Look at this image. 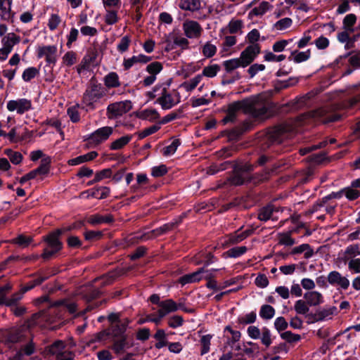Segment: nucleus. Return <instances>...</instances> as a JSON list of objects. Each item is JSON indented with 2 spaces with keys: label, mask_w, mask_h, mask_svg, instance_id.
Masks as SVG:
<instances>
[{
  "label": "nucleus",
  "mask_w": 360,
  "mask_h": 360,
  "mask_svg": "<svg viewBox=\"0 0 360 360\" xmlns=\"http://www.w3.org/2000/svg\"><path fill=\"white\" fill-rule=\"evenodd\" d=\"M348 269L354 274H359L360 258L351 259L348 262Z\"/></svg>",
  "instance_id": "62"
},
{
  "label": "nucleus",
  "mask_w": 360,
  "mask_h": 360,
  "mask_svg": "<svg viewBox=\"0 0 360 360\" xmlns=\"http://www.w3.org/2000/svg\"><path fill=\"white\" fill-rule=\"evenodd\" d=\"M139 117L143 120L154 121L160 117V115L155 109H146L140 112Z\"/></svg>",
  "instance_id": "42"
},
{
  "label": "nucleus",
  "mask_w": 360,
  "mask_h": 360,
  "mask_svg": "<svg viewBox=\"0 0 360 360\" xmlns=\"http://www.w3.org/2000/svg\"><path fill=\"white\" fill-rule=\"evenodd\" d=\"M57 47L56 46H43L37 49V57L41 58L44 56L49 64H55L56 62Z\"/></svg>",
  "instance_id": "15"
},
{
  "label": "nucleus",
  "mask_w": 360,
  "mask_h": 360,
  "mask_svg": "<svg viewBox=\"0 0 360 360\" xmlns=\"http://www.w3.org/2000/svg\"><path fill=\"white\" fill-rule=\"evenodd\" d=\"M174 41L176 46H179L182 50L188 49L189 42L187 39L178 36L176 34H170L169 37Z\"/></svg>",
  "instance_id": "43"
},
{
  "label": "nucleus",
  "mask_w": 360,
  "mask_h": 360,
  "mask_svg": "<svg viewBox=\"0 0 360 360\" xmlns=\"http://www.w3.org/2000/svg\"><path fill=\"white\" fill-rule=\"evenodd\" d=\"M292 56H294L293 60L297 63H300L307 60L310 58L311 51L310 49H308L306 51H294L292 52L291 56L289 57L290 60H291V57Z\"/></svg>",
  "instance_id": "33"
},
{
  "label": "nucleus",
  "mask_w": 360,
  "mask_h": 360,
  "mask_svg": "<svg viewBox=\"0 0 360 360\" xmlns=\"http://www.w3.org/2000/svg\"><path fill=\"white\" fill-rule=\"evenodd\" d=\"M63 60L66 65L71 66L77 61L76 53L73 51H68L64 55Z\"/></svg>",
  "instance_id": "64"
},
{
  "label": "nucleus",
  "mask_w": 360,
  "mask_h": 360,
  "mask_svg": "<svg viewBox=\"0 0 360 360\" xmlns=\"http://www.w3.org/2000/svg\"><path fill=\"white\" fill-rule=\"evenodd\" d=\"M336 310V307H333L329 309H323L322 310H320L317 311L316 314V316L317 318L316 319V321H322L325 318L332 315L334 312V311Z\"/></svg>",
  "instance_id": "61"
},
{
  "label": "nucleus",
  "mask_w": 360,
  "mask_h": 360,
  "mask_svg": "<svg viewBox=\"0 0 360 360\" xmlns=\"http://www.w3.org/2000/svg\"><path fill=\"white\" fill-rule=\"evenodd\" d=\"M328 283L332 285H339L342 289L346 290L349 285V281L337 271H333L329 273L327 277Z\"/></svg>",
  "instance_id": "17"
},
{
  "label": "nucleus",
  "mask_w": 360,
  "mask_h": 360,
  "mask_svg": "<svg viewBox=\"0 0 360 360\" xmlns=\"http://www.w3.org/2000/svg\"><path fill=\"white\" fill-rule=\"evenodd\" d=\"M304 298L310 306H317L323 302V296L317 291H309L304 293Z\"/></svg>",
  "instance_id": "24"
},
{
  "label": "nucleus",
  "mask_w": 360,
  "mask_h": 360,
  "mask_svg": "<svg viewBox=\"0 0 360 360\" xmlns=\"http://www.w3.org/2000/svg\"><path fill=\"white\" fill-rule=\"evenodd\" d=\"M114 221L113 217L111 214H108L105 216L100 215V214H94L91 215L88 221L89 224L92 225H97L101 224H110Z\"/></svg>",
  "instance_id": "27"
},
{
  "label": "nucleus",
  "mask_w": 360,
  "mask_h": 360,
  "mask_svg": "<svg viewBox=\"0 0 360 360\" xmlns=\"http://www.w3.org/2000/svg\"><path fill=\"white\" fill-rule=\"evenodd\" d=\"M273 6L268 1H262L258 6L255 7L250 13L249 16L252 15H262L267 11L271 9Z\"/></svg>",
  "instance_id": "31"
},
{
  "label": "nucleus",
  "mask_w": 360,
  "mask_h": 360,
  "mask_svg": "<svg viewBox=\"0 0 360 360\" xmlns=\"http://www.w3.org/2000/svg\"><path fill=\"white\" fill-rule=\"evenodd\" d=\"M255 167L253 165L245 162L236 165L233 167L232 174L227 179V181L231 186H241L250 182L255 184L259 183V176L257 173L251 175V172L254 170Z\"/></svg>",
  "instance_id": "2"
},
{
  "label": "nucleus",
  "mask_w": 360,
  "mask_h": 360,
  "mask_svg": "<svg viewBox=\"0 0 360 360\" xmlns=\"http://www.w3.org/2000/svg\"><path fill=\"white\" fill-rule=\"evenodd\" d=\"M49 276H39L36 279L31 281L23 285L21 288L22 293H25L32 289H33L35 286L39 285L44 281L47 280Z\"/></svg>",
  "instance_id": "36"
},
{
  "label": "nucleus",
  "mask_w": 360,
  "mask_h": 360,
  "mask_svg": "<svg viewBox=\"0 0 360 360\" xmlns=\"http://www.w3.org/2000/svg\"><path fill=\"white\" fill-rule=\"evenodd\" d=\"M36 351V347L35 344L32 342V340L30 341L26 345L21 347L20 350H18L19 352L22 354V356H31Z\"/></svg>",
  "instance_id": "49"
},
{
  "label": "nucleus",
  "mask_w": 360,
  "mask_h": 360,
  "mask_svg": "<svg viewBox=\"0 0 360 360\" xmlns=\"http://www.w3.org/2000/svg\"><path fill=\"white\" fill-rule=\"evenodd\" d=\"M39 74V70L31 67L25 69L22 72V77L25 82H29Z\"/></svg>",
  "instance_id": "52"
},
{
  "label": "nucleus",
  "mask_w": 360,
  "mask_h": 360,
  "mask_svg": "<svg viewBox=\"0 0 360 360\" xmlns=\"http://www.w3.org/2000/svg\"><path fill=\"white\" fill-rule=\"evenodd\" d=\"M131 135H127L116 139L115 141L111 143L110 149L119 150L122 148L131 141Z\"/></svg>",
  "instance_id": "39"
},
{
  "label": "nucleus",
  "mask_w": 360,
  "mask_h": 360,
  "mask_svg": "<svg viewBox=\"0 0 360 360\" xmlns=\"http://www.w3.org/2000/svg\"><path fill=\"white\" fill-rule=\"evenodd\" d=\"M23 338L22 332L20 328L11 329L7 334L6 340L11 343L20 342Z\"/></svg>",
  "instance_id": "37"
},
{
  "label": "nucleus",
  "mask_w": 360,
  "mask_h": 360,
  "mask_svg": "<svg viewBox=\"0 0 360 360\" xmlns=\"http://www.w3.org/2000/svg\"><path fill=\"white\" fill-rule=\"evenodd\" d=\"M111 338H112V343L110 349L117 355L124 354L128 349L134 345V339L132 338H129L127 335Z\"/></svg>",
  "instance_id": "9"
},
{
  "label": "nucleus",
  "mask_w": 360,
  "mask_h": 360,
  "mask_svg": "<svg viewBox=\"0 0 360 360\" xmlns=\"http://www.w3.org/2000/svg\"><path fill=\"white\" fill-rule=\"evenodd\" d=\"M18 42V39H17L15 37L14 34H13V37H10L9 36L5 37L2 39V43L4 45V49H6L7 51L11 52L13 46L14 44Z\"/></svg>",
  "instance_id": "56"
},
{
  "label": "nucleus",
  "mask_w": 360,
  "mask_h": 360,
  "mask_svg": "<svg viewBox=\"0 0 360 360\" xmlns=\"http://www.w3.org/2000/svg\"><path fill=\"white\" fill-rule=\"evenodd\" d=\"M84 235L85 239L89 241L99 240L103 236L102 232L99 231H88Z\"/></svg>",
  "instance_id": "63"
},
{
  "label": "nucleus",
  "mask_w": 360,
  "mask_h": 360,
  "mask_svg": "<svg viewBox=\"0 0 360 360\" xmlns=\"http://www.w3.org/2000/svg\"><path fill=\"white\" fill-rule=\"evenodd\" d=\"M280 167L279 165L274 164L271 168H265L262 172L257 173V176H259L258 181H264L269 179L271 174L274 173Z\"/></svg>",
  "instance_id": "46"
},
{
  "label": "nucleus",
  "mask_w": 360,
  "mask_h": 360,
  "mask_svg": "<svg viewBox=\"0 0 360 360\" xmlns=\"http://www.w3.org/2000/svg\"><path fill=\"white\" fill-rule=\"evenodd\" d=\"M110 190L107 187H100L94 189L87 197H92L97 199H104L108 196Z\"/></svg>",
  "instance_id": "41"
},
{
  "label": "nucleus",
  "mask_w": 360,
  "mask_h": 360,
  "mask_svg": "<svg viewBox=\"0 0 360 360\" xmlns=\"http://www.w3.org/2000/svg\"><path fill=\"white\" fill-rule=\"evenodd\" d=\"M259 53V47L258 44H252L247 46L241 52L238 58L242 64V68H245L250 65Z\"/></svg>",
  "instance_id": "12"
},
{
  "label": "nucleus",
  "mask_w": 360,
  "mask_h": 360,
  "mask_svg": "<svg viewBox=\"0 0 360 360\" xmlns=\"http://www.w3.org/2000/svg\"><path fill=\"white\" fill-rule=\"evenodd\" d=\"M132 108L130 101L115 102L110 104L107 108V115L109 119H115L128 112Z\"/></svg>",
  "instance_id": "10"
},
{
  "label": "nucleus",
  "mask_w": 360,
  "mask_h": 360,
  "mask_svg": "<svg viewBox=\"0 0 360 360\" xmlns=\"http://www.w3.org/2000/svg\"><path fill=\"white\" fill-rule=\"evenodd\" d=\"M159 307L164 308L166 313L169 314L170 312H174L179 309H181L182 304H178L173 300L167 299L165 301L160 302V303H159Z\"/></svg>",
  "instance_id": "30"
},
{
  "label": "nucleus",
  "mask_w": 360,
  "mask_h": 360,
  "mask_svg": "<svg viewBox=\"0 0 360 360\" xmlns=\"http://www.w3.org/2000/svg\"><path fill=\"white\" fill-rule=\"evenodd\" d=\"M202 79V75H198L193 78L191 79L189 81L183 82L181 86L188 92L191 91L198 85Z\"/></svg>",
  "instance_id": "35"
},
{
  "label": "nucleus",
  "mask_w": 360,
  "mask_h": 360,
  "mask_svg": "<svg viewBox=\"0 0 360 360\" xmlns=\"http://www.w3.org/2000/svg\"><path fill=\"white\" fill-rule=\"evenodd\" d=\"M248 248L245 246L234 247L226 251L224 255L229 257L236 258L245 254Z\"/></svg>",
  "instance_id": "47"
},
{
  "label": "nucleus",
  "mask_w": 360,
  "mask_h": 360,
  "mask_svg": "<svg viewBox=\"0 0 360 360\" xmlns=\"http://www.w3.org/2000/svg\"><path fill=\"white\" fill-rule=\"evenodd\" d=\"M223 65L227 72H231L238 68L242 67V64L238 58L225 60Z\"/></svg>",
  "instance_id": "45"
},
{
  "label": "nucleus",
  "mask_w": 360,
  "mask_h": 360,
  "mask_svg": "<svg viewBox=\"0 0 360 360\" xmlns=\"http://www.w3.org/2000/svg\"><path fill=\"white\" fill-rule=\"evenodd\" d=\"M344 254L345 261L349 258L355 259V257L360 255V249L359 245L355 244L347 246Z\"/></svg>",
  "instance_id": "40"
},
{
  "label": "nucleus",
  "mask_w": 360,
  "mask_h": 360,
  "mask_svg": "<svg viewBox=\"0 0 360 360\" xmlns=\"http://www.w3.org/2000/svg\"><path fill=\"white\" fill-rule=\"evenodd\" d=\"M240 110H243L245 114H249L253 117L259 118L268 112L269 108L259 95L234 101L229 105L226 111V115L221 120L222 123L226 124L229 122H234Z\"/></svg>",
  "instance_id": "1"
},
{
  "label": "nucleus",
  "mask_w": 360,
  "mask_h": 360,
  "mask_svg": "<svg viewBox=\"0 0 360 360\" xmlns=\"http://www.w3.org/2000/svg\"><path fill=\"white\" fill-rule=\"evenodd\" d=\"M23 294L24 293H22L20 290L18 292L13 294L10 298H6V306L11 307L18 304V302L22 299Z\"/></svg>",
  "instance_id": "60"
},
{
  "label": "nucleus",
  "mask_w": 360,
  "mask_h": 360,
  "mask_svg": "<svg viewBox=\"0 0 360 360\" xmlns=\"http://www.w3.org/2000/svg\"><path fill=\"white\" fill-rule=\"evenodd\" d=\"M63 304V301H57L53 302L51 305V308L48 314L49 317H47L46 320L52 323H55L57 319H60V309L58 308L62 307Z\"/></svg>",
  "instance_id": "20"
},
{
  "label": "nucleus",
  "mask_w": 360,
  "mask_h": 360,
  "mask_svg": "<svg viewBox=\"0 0 360 360\" xmlns=\"http://www.w3.org/2000/svg\"><path fill=\"white\" fill-rule=\"evenodd\" d=\"M97 156H98L97 152L91 151L85 155H82L78 156L75 158L68 160V164L70 165H77L81 163L92 160L94 158H96Z\"/></svg>",
  "instance_id": "26"
},
{
  "label": "nucleus",
  "mask_w": 360,
  "mask_h": 360,
  "mask_svg": "<svg viewBox=\"0 0 360 360\" xmlns=\"http://www.w3.org/2000/svg\"><path fill=\"white\" fill-rule=\"evenodd\" d=\"M129 323V319H126L121 323H116L111 326V337H117L122 335H127L125 332Z\"/></svg>",
  "instance_id": "25"
},
{
  "label": "nucleus",
  "mask_w": 360,
  "mask_h": 360,
  "mask_svg": "<svg viewBox=\"0 0 360 360\" xmlns=\"http://www.w3.org/2000/svg\"><path fill=\"white\" fill-rule=\"evenodd\" d=\"M160 97L157 99L158 103L163 110L171 109L177 103H175L172 94L168 92L166 86H162L161 92L159 94Z\"/></svg>",
  "instance_id": "16"
},
{
  "label": "nucleus",
  "mask_w": 360,
  "mask_h": 360,
  "mask_svg": "<svg viewBox=\"0 0 360 360\" xmlns=\"http://www.w3.org/2000/svg\"><path fill=\"white\" fill-rule=\"evenodd\" d=\"M180 145H181V141H179V139H174L169 146L164 148L163 155L165 156H168L172 154H174L176 152L177 148Z\"/></svg>",
  "instance_id": "57"
},
{
  "label": "nucleus",
  "mask_w": 360,
  "mask_h": 360,
  "mask_svg": "<svg viewBox=\"0 0 360 360\" xmlns=\"http://www.w3.org/2000/svg\"><path fill=\"white\" fill-rule=\"evenodd\" d=\"M212 336L211 335H202L200 338V344L202 345L201 355H204L209 352L210 347V341Z\"/></svg>",
  "instance_id": "53"
},
{
  "label": "nucleus",
  "mask_w": 360,
  "mask_h": 360,
  "mask_svg": "<svg viewBox=\"0 0 360 360\" xmlns=\"http://www.w3.org/2000/svg\"><path fill=\"white\" fill-rule=\"evenodd\" d=\"M217 52V47L214 44L207 42L202 48V53L206 58L212 57Z\"/></svg>",
  "instance_id": "58"
},
{
  "label": "nucleus",
  "mask_w": 360,
  "mask_h": 360,
  "mask_svg": "<svg viewBox=\"0 0 360 360\" xmlns=\"http://www.w3.org/2000/svg\"><path fill=\"white\" fill-rule=\"evenodd\" d=\"M113 127H103L91 133L86 139L89 144L98 145L105 141L113 133Z\"/></svg>",
  "instance_id": "11"
},
{
  "label": "nucleus",
  "mask_w": 360,
  "mask_h": 360,
  "mask_svg": "<svg viewBox=\"0 0 360 360\" xmlns=\"http://www.w3.org/2000/svg\"><path fill=\"white\" fill-rule=\"evenodd\" d=\"M65 347L64 343L61 340H57L47 347V351L51 354H57Z\"/></svg>",
  "instance_id": "54"
},
{
  "label": "nucleus",
  "mask_w": 360,
  "mask_h": 360,
  "mask_svg": "<svg viewBox=\"0 0 360 360\" xmlns=\"http://www.w3.org/2000/svg\"><path fill=\"white\" fill-rule=\"evenodd\" d=\"M239 231H240V229H238L234 233L231 234L229 236V242L231 244H237V243L243 241V240L247 238L248 236H251L254 232L253 229H247L242 233H238Z\"/></svg>",
  "instance_id": "23"
},
{
  "label": "nucleus",
  "mask_w": 360,
  "mask_h": 360,
  "mask_svg": "<svg viewBox=\"0 0 360 360\" xmlns=\"http://www.w3.org/2000/svg\"><path fill=\"white\" fill-rule=\"evenodd\" d=\"M183 29L188 38H198L200 36L202 28L200 24H183Z\"/></svg>",
  "instance_id": "21"
},
{
  "label": "nucleus",
  "mask_w": 360,
  "mask_h": 360,
  "mask_svg": "<svg viewBox=\"0 0 360 360\" xmlns=\"http://www.w3.org/2000/svg\"><path fill=\"white\" fill-rule=\"evenodd\" d=\"M11 0H0V11H2L1 19L3 20H11L14 19V13H11Z\"/></svg>",
  "instance_id": "22"
},
{
  "label": "nucleus",
  "mask_w": 360,
  "mask_h": 360,
  "mask_svg": "<svg viewBox=\"0 0 360 360\" xmlns=\"http://www.w3.org/2000/svg\"><path fill=\"white\" fill-rule=\"evenodd\" d=\"M105 93L101 84L92 78L90 80L89 87L83 95V103L88 108V110H94L95 108V103L100 100Z\"/></svg>",
  "instance_id": "5"
},
{
  "label": "nucleus",
  "mask_w": 360,
  "mask_h": 360,
  "mask_svg": "<svg viewBox=\"0 0 360 360\" xmlns=\"http://www.w3.org/2000/svg\"><path fill=\"white\" fill-rule=\"evenodd\" d=\"M308 305L307 301L299 300L295 302L294 308L297 314H306L309 311Z\"/></svg>",
  "instance_id": "50"
},
{
  "label": "nucleus",
  "mask_w": 360,
  "mask_h": 360,
  "mask_svg": "<svg viewBox=\"0 0 360 360\" xmlns=\"http://www.w3.org/2000/svg\"><path fill=\"white\" fill-rule=\"evenodd\" d=\"M275 314L274 308L269 304H264L261 307L259 316L263 319H271Z\"/></svg>",
  "instance_id": "44"
},
{
  "label": "nucleus",
  "mask_w": 360,
  "mask_h": 360,
  "mask_svg": "<svg viewBox=\"0 0 360 360\" xmlns=\"http://www.w3.org/2000/svg\"><path fill=\"white\" fill-rule=\"evenodd\" d=\"M31 108V101L26 98H20L16 101L11 100L7 103V109L9 111L16 110L18 114H23Z\"/></svg>",
  "instance_id": "14"
},
{
  "label": "nucleus",
  "mask_w": 360,
  "mask_h": 360,
  "mask_svg": "<svg viewBox=\"0 0 360 360\" xmlns=\"http://www.w3.org/2000/svg\"><path fill=\"white\" fill-rule=\"evenodd\" d=\"M219 70L220 66L217 64L208 65L204 68L201 75H202V77H214Z\"/></svg>",
  "instance_id": "48"
},
{
  "label": "nucleus",
  "mask_w": 360,
  "mask_h": 360,
  "mask_svg": "<svg viewBox=\"0 0 360 360\" xmlns=\"http://www.w3.org/2000/svg\"><path fill=\"white\" fill-rule=\"evenodd\" d=\"M32 241V237H27L24 235H19L17 238L13 239L12 243L18 244L20 246L27 247Z\"/></svg>",
  "instance_id": "59"
},
{
  "label": "nucleus",
  "mask_w": 360,
  "mask_h": 360,
  "mask_svg": "<svg viewBox=\"0 0 360 360\" xmlns=\"http://www.w3.org/2000/svg\"><path fill=\"white\" fill-rule=\"evenodd\" d=\"M304 252V258L309 259L314 255V250L311 248V246L307 243L302 244L299 246L295 247L290 254L291 255H297Z\"/></svg>",
  "instance_id": "28"
},
{
  "label": "nucleus",
  "mask_w": 360,
  "mask_h": 360,
  "mask_svg": "<svg viewBox=\"0 0 360 360\" xmlns=\"http://www.w3.org/2000/svg\"><path fill=\"white\" fill-rule=\"evenodd\" d=\"M163 68L162 64L160 62L155 61L148 64L146 67V71L151 75L156 77Z\"/></svg>",
  "instance_id": "51"
},
{
  "label": "nucleus",
  "mask_w": 360,
  "mask_h": 360,
  "mask_svg": "<svg viewBox=\"0 0 360 360\" xmlns=\"http://www.w3.org/2000/svg\"><path fill=\"white\" fill-rule=\"evenodd\" d=\"M293 130V127L288 123H282L270 129L264 137V141L268 142V146L270 144L280 143L283 140V136Z\"/></svg>",
  "instance_id": "7"
},
{
  "label": "nucleus",
  "mask_w": 360,
  "mask_h": 360,
  "mask_svg": "<svg viewBox=\"0 0 360 360\" xmlns=\"http://www.w3.org/2000/svg\"><path fill=\"white\" fill-rule=\"evenodd\" d=\"M311 118L319 120L323 123H328L338 121L340 118V116L330 113L325 108H321L300 115L297 117V121L301 122Z\"/></svg>",
  "instance_id": "6"
},
{
  "label": "nucleus",
  "mask_w": 360,
  "mask_h": 360,
  "mask_svg": "<svg viewBox=\"0 0 360 360\" xmlns=\"http://www.w3.org/2000/svg\"><path fill=\"white\" fill-rule=\"evenodd\" d=\"M179 222L180 221H176L174 222L165 224L156 229L152 230L151 231L137 236V238L142 240L154 238L168 232L170 230H172Z\"/></svg>",
  "instance_id": "13"
},
{
  "label": "nucleus",
  "mask_w": 360,
  "mask_h": 360,
  "mask_svg": "<svg viewBox=\"0 0 360 360\" xmlns=\"http://www.w3.org/2000/svg\"><path fill=\"white\" fill-rule=\"evenodd\" d=\"M62 235L60 230H55L44 236V241L46 247L44 249L41 257L45 260L50 259L56 253L63 248V243L60 240V236Z\"/></svg>",
  "instance_id": "4"
},
{
  "label": "nucleus",
  "mask_w": 360,
  "mask_h": 360,
  "mask_svg": "<svg viewBox=\"0 0 360 360\" xmlns=\"http://www.w3.org/2000/svg\"><path fill=\"white\" fill-rule=\"evenodd\" d=\"M104 83L109 89L116 88L120 86L118 75L115 72H111L105 76Z\"/></svg>",
  "instance_id": "29"
},
{
  "label": "nucleus",
  "mask_w": 360,
  "mask_h": 360,
  "mask_svg": "<svg viewBox=\"0 0 360 360\" xmlns=\"http://www.w3.org/2000/svg\"><path fill=\"white\" fill-rule=\"evenodd\" d=\"M278 211V209L274 205H268L259 210L258 219L264 221H266L269 219L276 220L277 219L274 217V213Z\"/></svg>",
  "instance_id": "19"
},
{
  "label": "nucleus",
  "mask_w": 360,
  "mask_h": 360,
  "mask_svg": "<svg viewBox=\"0 0 360 360\" xmlns=\"http://www.w3.org/2000/svg\"><path fill=\"white\" fill-rule=\"evenodd\" d=\"M342 190L343 195L349 201L355 200L360 197V191L352 187V184L349 186L343 188Z\"/></svg>",
  "instance_id": "34"
},
{
  "label": "nucleus",
  "mask_w": 360,
  "mask_h": 360,
  "mask_svg": "<svg viewBox=\"0 0 360 360\" xmlns=\"http://www.w3.org/2000/svg\"><path fill=\"white\" fill-rule=\"evenodd\" d=\"M297 82L298 79L296 78H290L285 81L277 80L274 84V89L276 92H279L283 89H285L295 85Z\"/></svg>",
  "instance_id": "32"
},
{
  "label": "nucleus",
  "mask_w": 360,
  "mask_h": 360,
  "mask_svg": "<svg viewBox=\"0 0 360 360\" xmlns=\"http://www.w3.org/2000/svg\"><path fill=\"white\" fill-rule=\"evenodd\" d=\"M201 6L200 0H180L179 7L183 10L194 12L195 18L201 19L198 10Z\"/></svg>",
  "instance_id": "18"
},
{
  "label": "nucleus",
  "mask_w": 360,
  "mask_h": 360,
  "mask_svg": "<svg viewBox=\"0 0 360 360\" xmlns=\"http://www.w3.org/2000/svg\"><path fill=\"white\" fill-rule=\"evenodd\" d=\"M281 338L289 343L297 342L301 339V336L300 335L294 334L291 331H285L281 333Z\"/></svg>",
  "instance_id": "55"
},
{
  "label": "nucleus",
  "mask_w": 360,
  "mask_h": 360,
  "mask_svg": "<svg viewBox=\"0 0 360 360\" xmlns=\"http://www.w3.org/2000/svg\"><path fill=\"white\" fill-rule=\"evenodd\" d=\"M342 30L337 35L338 40L345 44L346 50L354 47V43L360 37V24H343Z\"/></svg>",
  "instance_id": "3"
},
{
  "label": "nucleus",
  "mask_w": 360,
  "mask_h": 360,
  "mask_svg": "<svg viewBox=\"0 0 360 360\" xmlns=\"http://www.w3.org/2000/svg\"><path fill=\"white\" fill-rule=\"evenodd\" d=\"M50 165H51V158L49 157L44 158L41 160L40 165L22 176L19 183L20 184H24L26 181L34 179L38 176H46L50 171Z\"/></svg>",
  "instance_id": "8"
},
{
  "label": "nucleus",
  "mask_w": 360,
  "mask_h": 360,
  "mask_svg": "<svg viewBox=\"0 0 360 360\" xmlns=\"http://www.w3.org/2000/svg\"><path fill=\"white\" fill-rule=\"evenodd\" d=\"M278 244L285 246H292L295 244V240L291 237V231L278 233Z\"/></svg>",
  "instance_id": "38"
}]
</instances>
